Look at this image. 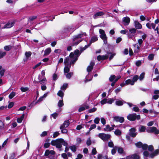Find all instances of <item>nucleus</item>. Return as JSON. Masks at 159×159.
<instances>
[{
    "label": "nucleus",
    "instance_id": "61",
    "mask_svg": "<svg viewBox=\"0 0 159 159\" xmlns=\"http://www.w3.org/2000/svg\"><path fill=\"white\" fill-rule=\"evenodd\" d=\"M91 44L89 43V44L87 45H85V47L82 48H81L80 49L81 52L83 51L84 50H85L89 46H90Z\"/></svg>",
    "mask_w": 159,
    "mask_h": 159
},
{
    "label": "nucleus",
    "instance_id": "21",
    "mask_svg": "<svg viewBox=\"0 0 159 159\" xmlns=\"http://www.w3.org/2000/svg\"><path fill=\"white\" fill-rule=\"evenodd\" d=\"M134 26L136 29H140L142 28V25L139 22L137 21H134Z\"/></svg>",
    "mask_w": 159,
    "mask_h": 159
},
{
    "label": "nucleus",
    "instance_id": "38",
    "mask_svg": "<svg viewBox=\"0 0 159 159\" xmlns=\"http://www.w3.org/2000/svg\"><path fill=\"white\" fill-rule=\"evenodd\" d=\"M114 134L117 136H120L121 134V132L119 129H116L114 132Z\"/></svg>",
    "mask_w": 159,
    "mask_h": 159
},
{
    "label": "nucleus",
    "instance_id": "41",
    "mask_svg": "<svg viewBox=\"0 0 159 159\" xmlns=\"http://www.w3.org/2000/svg\"><path fill=\"white\" fill-rule=\"evenodd\" d=\"M16 93L12 92L9 95V98L10 99L12 98L16 95Z\"/></svg>",
    "mask_w": 159,
    "mask_h": 159
},
{
    "label": "nucleus",
    "instance_id": "45",
    "mask_svg": "<svg viewBox=\"0 0 159 159\" xmlns=\"http://www.w3.org/2000/svg\"><path fill=\"white\" fill-rule=\"evenodd\" d=\"M116 78V76L115 75H111L109 78V80L111 82H113V81H115Z\"/></svg>",
    "mask_w": 159,
    "mask_h": 159
},
{
    "label": "nucleus",
    "instance_id": "37",
    "mask_svg": "<svg viewBox=\"0 0 159 159\" xmlns=\"http://www.w3.org/2000/svg\"><path fill=\"white\" fill-rule=\"evenodd\" d=\"M67 73L66 74H65V75H66V78L68 79H70L73 74V72H69Z\"/></svg>",
    "mask_w": 159,
    "mask_h": 159
},
{
    "label": "nucleus",
    "instance_id": "32",
    "mask_svg": "<svg viewBox=\"0 0 159 159\" xmlns=\"http://www.w3.org/2000/svg\"><path fill=\"white\" fill-rule=\"evenodd\" d=\"M24 116L25 115L23 114L20 117L17 118V122L19 123H21L24 118Z\"/></svg>",
    "mask_w": 159,
    "mask_h": 159
},
{
    "label": "nucleus",
    "instance_id": "54",
    "mask_svg": "<svg viewBox=\"0 0 159 159\" xmlns=\"http://www.w3.org/2000/svg\"><path fill=\"white\" fill-rule=\"evenodd\" d=\"M29 89L28 87H22L20 88L21 90L23 92H25L28 91Z\"/></svg>",
    "mask_w": 159,
    "mask_h": 159
},
{
    "label": "nucleus",
    "instance_id": "26",
    "mask_svg": "<svg viewBox=\"0 0 159 159\" xmlns=\"http://www.w3.org/2000/svg\"><path fill=\"white\" fill-rule=\"evenodd\" d=\"M98 40V38L97 36L94 35L92 36L90 41V43L91 44L92 43H93Z\"/></svg>",
    "mask_w": 159,
    "mask_h": 159
},
{
    "label": "nucleus",
    "instance_id": "3",
    "mask_svg": "<svg viewBox=\"0 0 159 159\" xmlns=\"http://www.w3.org/2000/svg\"><path fill=\"white\" fill-rule=\"evenodd\" d=\"M98 137L104 142H107L111 138L110 134L103 133H100L98 135Z\"/></svg>",
    "mask_w": 159,
    "mask_h": 159
},
{
    "label": "nucleus",
    "instance_id": "4",
    "mask_svg": "<svg viewBox=\"0 0 159 159\" xmlns=\"http://www.w3.org/2000/svg\"><path fill=\"white\" fill-rule=\"evenodd\" d=\"M61 139H59L52 140L51 144L53 146H56L57 148H60L62 147Z\"/></svg>",
    "mask_w": 159,
    "mask_h": 159
},
{
    "label": "nucleus",
    "instance_id": "59",
    "mask_svg": "<svg viewBox=\"0 0 159 159\" xmlns=\"http://www.w3.org/2000/svg\"><path fill=\"white\" fill-rule=\"evenodd\" d=\"M91 44L89 43V44L87 45H85V47L82 48H81L80 49L81 52L83 51L84 50H85L89 46H90Z\"/></svg>",
    "mask_w": 159,
    "mask_h": 159
},
{
    "label": "nucleus",
    "instance_id": "12",
    "mask_svg": "<svg viewBox=\"0 0 159 159\" xmlns=\"http://www.w3.org/2000/svg\"><path fill=\"white\" fill-rule=\"evenodd\" d=\"M140 157L138 155L134 154L126 157V159H139Z\"/></svg>",
    "mask_w": 159,
    "mask_h": 159
},
{
    "label": "nucleus",
    "instance_id": "7",
    "mask_svg": "<svg viewBox=\"0 0 159 159\" xmlns=\"http://www.w3.org/2000/svg\"><path fill=\"white\" fill-rule=\"evenodd\" d=\"M15 23V21H9L2 28V29L5 28H10L12 27Z\"/></svg>",
    "mask_w": 159,
    "mask_h": 159
},
{
    "label": "nucleus",
    "instance_id": "11",
    "mask_svg": "<svg viewBox=\"0 0 159 159\" xmlns=\"http://www.w3.org/2000/svg\"><path fill=\"white\" fill-rule=\"evenodd\" d=\"M135 130L136 129L134 128H132L130 129H129V135L132 137H135L137 134V133L135 132Z\"/></svg>",
    "mask_w": 159,
    "mask_h": 159
},
{
    "label": "nucleus",
    "instance_id": "16",
    "mask_svg": "<svg viewBox=\"0 0 159 159\" xmlns=\"http://www.w3.org/2000/svg\"><path fill=\"white\" fill-rule=\"evenodd\" d=\"M159 153V149H157L154 152L150 153V157L153 158L155 156L157 155Z\"/></svg>",
    "mask_w": 159,
    "mask_h": 159
},
{
    "label": "nucleus",
    "instance_id": "48",
    "mask_svg": "<svg viewBox=\"0 0 159 159\" xmlns=\"http://www.w3.org/2000/svg\"><path fill=\"white\" fill-rule=\"evenodd\" d=\"M117 149V147L115 146L114 148L111 150V153L112 155L115 154L116 152V150Z\"/></svg>",
    "mask_w": 159,
    "mask_h": 159
},
{
    "label": "nucleus",
    "instance_id": "20",
    "mask_svg": "<svg viewBox=\"0 0 159 159\" xmlns=\"http://www.w3.org/2000/svg\"><path fill=\"white\" fill-rule=\"evenodd\" d=\"M55 153V152L54 151L48 150L45 151L44 155L45 156H48L49 155H53Z\"/></svg>",
    "mask_w": 159,
    "mask_h": 159
},
{
    "label": "nucleus",
    "instance_id": "49",
    "mask_svg": "<svg viewBox=\"0 0 159 159\" xmlns=\"http://www.w3.org/2000/svg\"><path fill=\"white\" fill-rule=\"evenodd\" d=\"M25 56L27 58L29 57L31 55V52H25Z\"/></svg>",
    "mask_w": 159,
    "mask_h": 159
},
{
    "label": "nucleus",
    "instance_id": "25",
    "mask_svg": "<svg viewBox=\"0 0 159 159\" xmlns=\"http://www.w3.org/2000/svg\"><path fill=\"white\" fill-rule=\"evenodd\" d=\"M150 27H151L155 31H156L157 34H158L159 33L158 27L157 26L156 28H155L156 25L155 24L151 23L150 25Z\"/></svg>",
    "mask_w": 159,
    "mask_h": 159
},
{
    "label": "nucleus",
    "instance_id": "10",
    "mask_svg": "<svg viewBox=\"0 0 159 159\" xmlns=\"http://www.w3.org/2000/svg\"><path fill=\"white\" fill-rule=\"evenodd\" d=\"M74 27L72 25L66 26L64 28L63 31L64 32L68 33L74 29Z\"/></svg>",
    "mask_w": 159,
    "mask_h": 159
},
{
    "label": "nucleus",
    "instance_id": "40",
    "mask_svg": "<svg viewBox=\"0 0 159 159\" xmlns=\"http://www.w3.org/2000/svg\"><path fill=\"white\" fill-rule=\"evenodd\" d=\"M6 54V52L0 50V59L2 58L3 57L5 56Z\"/></svg>",
    "mask_w": 159,
    "mask_h": 159
},
{
    "label": "nucleus",
    "instance_id": "47",
    "mask_svg": "<svg viewBox=\"0 0 159 159\" xmlns=\"http://www.w3.org/2000/svg\"><path fill=\"white\" fill-rule=\"evenodd\" d=\"M46 81V79L44 78H43L42 80H40L39 81V83L41 84H45Z\"/></svg>",
    "mask_w": 159,
    "mask_h": 159
},
{
    "label": "nucleus",
    "instance_id": "8",
    "mask_svg": "<svg viewBox=\"0 0 159 159\" xmlns=\"http://www.w3.org/2000/svg\"><path fill=\"white\" fill-rule=\"evenodd\" d=\"M104 15V13L103 12L100 11L94 14L93 17V18L95 19L100 17Z\"/></svg>",
    "mask_w": 159,
    "mask_h": 159
},
{
    "label": "nucleus",
    "instance_id": "15",
    "mask_svg": "<svg viewBox=\"0 0 159 159\" xmlns=\"http://www.w3.org/2000/svg\"><path fill=\"white\" fill-rule=\"evenodd\" d=\"M108 57V56L107 55H99L97 57V59L98 61L101 60H104L107 59Z\"/></svg>",
    "mask_w": 159,
    "mask_h": 159
},
{
    "label": "nucleus",
    "instance_id": "51",
    "mask_svg": "<svg viewBox=\"0 0 159 159\" xmlns=\"http://www.w3.org/2000/svg\"><path fill=\"white\" fill-rule=\"evenodd\" d=\"M145 73L144 72L142 73L139 76V79L140 81L142 80L144 78Z\"/></svg>",
    "mask_w": 159,
    "mask_h": 159
},
{
    "label": "nucleus",
    "instance_id": "17",
    "mask_svg": "<svg viewBox=\"0 0 159 159\" xmlns=\"http://www.w3.org/2000/svg\"><path fill=\"white\" fill-rule=\"evenodd\" d=\"M154 95L153 96L152 99L154 100H157L158 98L159 97V90H155L154 92Z\"/></svg>",
    "mask_w": 159,
    "mask_h": 159
},
{
    "label": "nucleus",
    "instance_id": "50",
    "mask_svg": "<svg viewBox=\"0 0 159 159\" xmlns=\"http://www.w3.org/2000/svg\"><path fill=\"white\" fill-rule=\"evenodd\" d=\"M11 48V46H6L4 47V49L6 51H9Z\"/></svg>",
    "mask_w": 159,
    "mask_h": 159
},
{
    "label": "nucleus",
    "instance_id": "42",
    "mask_svg": "<svg viewBox=\"0 0 159 159\" xmlns=\"http://www.w3.org/2000/svg\"><path fill=\"white\" fill-rule=\"evenodd\" d=\"M61 145L62 144L63 145L67 147V146L68 145V143L67 142L65 141L62 139H61Z\"/></svg>",
    "mask_w": 159,
    "mask_h": 159
},
{
    "label": "nucleus",
    "instance_id": "62",
    "mask_svg": "<svg viewBox=\"0 0 159 159\" xmlns=\"http://www.w3.org/2000/svg\"><path fill=\"white\" fill-rule=\"evenodd\" d=\"M132 110L135 112L139 111V108L137 107L136 106H134Z\"/></svg>",
    "mask_w": 159,
    "mask_h": 159
},
{
    "label": "nucleus",
    "instance_id": "1",
    "mask_svg": "<svg viewBox=\"0 0 159 159\" xmlns=\"http://www.w3.org/2000/svg\"><path fill=\"white\" fill-rule=\"evenodd\" d=\"M78 59V56H75L73 53L71 52L68 57H66L64 60V64H74Z\"/></svg>",
    "mask_w": 159,
    "mask_h": 159
},
{
    "label": "nucleus",
    "instance_id": "53",
    "mask_svg": "<svg viewBox=\"0 0 159 159\" xmlns=\"http://www.w3.org/2000/svg\"><path fill=\"white\" fill-rule=\"evenodd\" d=\"M142 148L143 150L146 151L148 148V145L146 144H144Z\"/></svg>",
    "mask_w": 159,
    "mask_h": 159
},
{
    "label": "nucleus",
    "instance_id": "63",
    "mask_svg": "<svg viewBox=\"0 0 159 159\" xmlns=\"http://www.w3.org/2000/svg\"><path fill=\"white\" fill-rule=\"evenodd\" d=\"M99 121L100 119L98 117H96L94 119V123L96 124H98L99 123Z\"/></svg>",
    "mask_w": 159,
    "mask_h": 159
},
{
    "label": "nucleus",
    "instance_id": "57",
    "mask_svg": "<svg viewBox=\"0 0 159 159\" xmlns=\"http://www.w3.org/2000/svg\"><path fill=\"white\" fill-rule=\"evenodd\" d=\"M59 134L60 133L58 131L54 132L53 134V138H56L59 135Z\"/></svg>",
    "mask_w": 159,
    "mask_h": 159
},
{
    "label": "nucleus",
    "instance_id": "44",
    "mask_svg": "<svg viewBox=\"0 0 159 159\" xmlns=\"http://www.w3.org/2000/svg\"><path fill=\"white\" fill-rule=\"evenodd\" d=\"M69 148L74 152H75L76 150V148L75 145L70 146Z\"/></svg>",
    "mask_w": 159,
    "mask_h": 159
},
{
    "label": "nucleus",
    "instance_id": "2",
    "mask_svg": "<svg viewBox=\"0 0 159 159\" xmlns=\"http://www.w3.org/2000/svg\"><path fill=\"white\" fill-rule=\"evenodd\" d=\"M86 34L85 33H81L77 35L74 36L72 38L73 45H76L80 42L82 40L78 39L83 37L86 36Z\"/></svg>",
    "mask_w": 159,
    "mask_h": 159
},
{
    "label": "nucleus",
    "instance_id": "36",
    "mask_svg": "<svg viewBox=\"0 0 159 159\" xmlns=\"http://www.w3.org/2000/svg\"><path fill=\"white\" fill-rule=\"evenodd\" d=\"M58 106L59 107H61L64 105L63 101V100H59L58 103Z\"/></svg>",
    "mask_w": 159,
    "mask_h": 159
},
{
    "label": "nucleus",
    "instance_id": "6",
    "mask_svg": "<svg viewBox=\"0 0 159 159\" xmlns=\"http://www.w3.org/2000/svg\"><path fill=\"white\" fill-rule=\"evenodd\" d=\"M153 133L156 135L159 134V130L155 127H150V133Z\"/></svg>",
    "mask_w": 159,
    "mask_h": 159
},
{
    "label": "nucleus",
    "instance_id": "30",
    "mask_svg": "<svg viewBox=\"0 0 159 159\" xmlns=\"http://www.w3.org/2000/svg\"><path fill=\"white\" fill-rule=\"evenodd\" d=\"M126 85L130 84L131 85H134V82L132 80L130 79H128L125 81Z\"/></svg>",
    "mask_w": 159,
    "mask_h": 159
},
{
    "label": "nucleus",
    "instance_id": "24",
    "mask_svg": "<svg viewBox=\"0 0 159 159\" xmlns=\"http://www.w3.org/2000/svg\"><path fill=\"white\" fill-rule=\"evenodd\" d=\"M99 32L101 34L100 37L101 39L107 37L106 35L105 34V31L104 30L102 29H100L99 30Z\"/></svg>",
    "mask_w": 159,
    "mask_h": 159
},
{
    "label": "nucleus",
    "instance_id": "23",
    "mask_svg": "<svg viewBox=\"0 0 159 159\" xmlns=\"http://www.w3.org/2000/svg\"><path fill=\"white\" fill-rule=\"evenodd\" d=\"M134 53H138L139 52L140 46H139L138 43H136L134 44Z\"/></svg>",
    "mask_w": 159,
    "mask_h": 159
},
{
    "label": "nucleus",
    "instance_id": "9",
    "mask_svg": "<svg viewBox=\"0 0 159 159\" xmlns=\"http://www.w3.org/2000/svg\"><path fill=\"white\" fill-rule=\"evenodd\" d=\"M114 120L116 122H119L120 123H122L124 121L123 117L119 116H115L114 117Z\"/></svg>",
    "mask_w": 159,
    "mask_h": 159
},
{
    "label": "nucleus",
    "instance_id": "31",
    "mask_svg": "<svg viewBox=\"0 0 159 159\" xmlns=\"http://www.w3.org/2000/svg\"><path fill=\"white\" fill-rule=\"evenodd\" d=\"M84 106L80 107L79 109V111L81 112L85 110V109H88L89 108V107L85 105Z\"/></svg>",
    "mask_w": 159,
    "mask_h": 159
},
{
    "label": "nucleus",
    "instance_id": "14",
    "mask_svg": "<svg viewBox=\"0 0 159 159\" xmlns=\"http://www.w3.org/2000/svg\"><path fill=\"white\" fill-rule=\"evenodd\" d=\"M95 64L94 62L91 61L90 62V65L87 68V71L88 72H89L92 71L93 69V67Z\"/></svg>",
    "mask_w": 159,
    "mask_h": 159
},
{
    "label": "nucleus",
    "instance_id": "55",
    "mask_svg": "<svg viewBox=\"0 0 159 159\" xmlns=\"http://www.w3.org/2000/svg\"><path fill=\"white\" fill-rule=\"evenodd\" d=\"M108 145L110 147H113L114 146V144L112 141H111L108 142Z\"/></svg>",
    "mask_w": 159,
    "mask_h": 159
},
{
    "label": "nucleus",
    "instance_id": "46",
    "mask_svg": "<svg viewBox=\"0 0 159 159\" xmlns=\"http://www.w3.org/2000/svg\"><path fill=\"white\" fill-rule=\"evenodd\" d=\"M139 79V76L138 75H135L133 78V80H132L134 82V84L135 82H136L137 80Z\"/></svg>",
    "mask_w": 159,
    "mask_h": 159
},
{
    "label": "nucleus",
    "instance_id": "28",
    "mask_svg": "<svg viewBox=\"0 0 159 159\" xmlns=\"http://www.w3.org/2000/svg\"><path fill=\"white\" fill-rule=\"evenodd\" d=\"M146 129V127L143 125H140L139 127V130L140 132H144Z\"/></svg>",
    "mask_w": 159,
    "mask_h": 159
},
{
    "label": "nucleus",
    "instance_id": "60",
    "mask_svg": "<svg viewBox=\"0 0 159 159\" xmlns=\"http://www.w3.org/2000/svg\"><path fill=\"white\" fill-rule=\"evenodd\" d=\"M91 44L89 43V44L87 45H85V47L82 48H81L80 49L81 52L83 51L84 50H85L89 46H90Z\"/></svg>",
    "mask_w": 159,
    "mask_h": 159
},
{
    "label": "nucleus",
    "instance_id": "34",
    "mask_svg": "<svg viewBox=\"0 0 159 159\" xmlns=\"http://www.w3.org/2000/svg\"><path fill=\"white\" fill-rule=\"evenodd\" d=\"M57 95L60 97L61 99H62L64 96V93L61 90H60L57 93Z\"/></svg>",
    "mask_w": 159,
    "mask_h": 159
},
{
    "label": "nucleus",
    "instance_id": "35",
    "mask_svg": "<svg viewBox=\"0 0 159 159\" xmlns=\"http://www.w3.org/2000/svg\"><path fill=\"white\" fill-rule=\"evenodd\" d=\"M129 31L130 33L131 34L135 35V34L136 32V30L135 28H132L129 29Z\"/></svg>",
    "mask_w": 159,
    "mask_h": 159
},
{
    "label": "nucleus",
    "instance_id": "39",
    "mask_svg": "<svg viewBox=\"0 0 159 159\" xmlns=\"http://www.w3.org/2000/svg\"><path fill=\"white\" fill-rule=\"evenodd\" d=\"M143 144L140 142H138V143H135L136 146L138 148H142Z\"/></svg>",
    "mask_w": 159,
    "mask_h": 159
},
{
    "label": "nucleus",
    "instance_id": "43",
    "mask_svg": "<svg viewBox=\"0 0 159 159\" xmlns=\"http://www.w3.org/2000/svg\"><path fill=\"white\" fill-rule=\"evenodd\" d=\"M68 84L67 83H64L63 84L62 86L61 87V89L63 90H65L67 88Z\"/></svg>",
    "mask_w": 159,
    "mask_h": 159
},
{
    "label": "nucleus",
    "instance_id": "5",
    "mask_svg": "<svg viewBox=\"0 0 159 159\" xmlns=\"http://www.w3.org/2000/svg\"><path fill=\"white\" fill-rule=\"evenodd\" d=\"M127 119L130 121H134L136 119L139 120L140 118V115H136L135 113L129 114L127 116Z\"/></svg>",
    "mask_w": 159,
    "mask_h": 159
},
{
    "label": "nucleus",
    "instance_id": "18",
    "mask_svg": "<svg viewBox=\"0 0 159 159\" xmlns=\"http://www.w3.org/2000/svg\"><path fill=\"white\" fill-rule=\"evenodd\" d=\"M123 21L125 25H128L129 23L130 19L128 17H124L123 18Z\"/></svg>",
    "mask_w": 159,
    "mask_h": 159
},
{
    "label": "nucleus",
    "instance_id": "58",
    "mask_svg": "<svg viewBox=\"0 0 159 159\" xmlns=\"http://www.w3.org/2000/svg\"><path fill=\"white\" fill-rule=\"evenodd\" d=\"M91 44L89 43V44L87 45H85V47L82 48H81L80 49L81 52L83 51L84 50H85L89 46H90Z\"/></svg>",
    "mask_w": 159,
    "mask_h": 159
},
{
    "label": "nucleus",
    "instance_id": "56",
    "mask_svg": "<svg viewBox=\"0 0 159 159\" xmlns=\"http://www.w3.org/2000/svg\"><path fill=\"white\" fill-rule=\"evenodd\" d=\"M37 17L36 16H30L29 18V19L28 21H33L34 19H36L37 18Z\"/></svg>",
    "mask_w": 159,
    "mask_h": 159
},
{
    "label": "nucleus",
    "instance_id": "22",
    "mask_svg": "<svg viewBox=\"0 0 159 159\" xmlns=\"http://www.w3.org/2000/svg\"><path fill=\"white\" fill-rule=\"evenodd\" d=\"M103 129L105 131L110 132L114 129V128L110 127L109 125H107L106 126V127L104 128Z\"/></svg>",
    "mask_w": 159,
    "mask_h": 159
},
{
    "label": "nucleus",
    "instance_id": "27",
    "mask_svg": "<svg viewBox=\"0 0 159 159\" xmlns=\"http://www.w3.org/2000/svg\"><path fill=\"white\" fill-rule=\"evenodd\" d=\"M51 52L50 48H48L44 51V56L48 55Z\"/></svg>",
    "mask_w": 159,
    "mask_h": 159
},
{
    "label": "nucleus",
    "instance_id": "64",
    "mask_svg": "<svg viewBox=\"0 0 159 159\" xmlns=\"http://www.w3.org/2000/svg\"><path fill=\"white\" fill-rule=\"evenodd\" d=\"M101 121L103 125H105L106 123V120L104 118H101Z\"/></svg>",
    "mask_w": 159,
    "mask_h": 159
},
{
    "label": "nucleus",
    "instance_id": "33",
    "mask_svg": "<svg viewBox=\"0 0 159 159\" xmlns=\"http://www.w3.org/2000/svg\"><path fill=\"white\" fill-rule=\"evenodd\" d=\"M117 149L118 152L120 154H125L124 152L123 148H118L117 147Z\"/></svg>",
    "mask_w": 159,
    "mask_h": 159
},
{
    "label": "nucleus",
    "instance_id": "13",
    "mask_svg": "<svg viewBox=\"0 0 159 159\" xmlns=\"http://www.w3.org/2000/svg\"><path fill=\"white\" fill-rule=\"evenodd\" d=\"M65 66L64 69V74L69 72L70 67L71 65L70 64H64Z\"/></svg>",
    "mask_w": 159,
    "mask_h": 159
},
{
    "label": "nucleus",
    "instance_id": "29",
    "mask_svg": "<svg viewBox=\"0 0 159 159\" xmlns=\"http://www.w3.org/2000/svg\"><path fill=\"white\" fill-rule=\"evenodd\" d=\"M124 103H125L124 101L118 100L116 102V104L117 106H120L123 105Z\"/></svg>",
    "mask_w": 159,
    "mask_h": 159
},
{
    "label": "nucleus",
    "instance_id": "19",
    "mask_svg": "<svg viewBox=\"0 0 159 159\" xmlns=\"http://www.w3.org/2000/svg\"><path fill=\"white\" fill-rule=\"evenodd\" d=\"M70 124L69 120L65 121L64 123L60 127V129L63 128H66Z\"/></svg>",
    "mask_w": 159,
    "mask_h": 159
},
{
    "label": "nucleus",
    "instance_id": "52",
    "mask_svg": "<svg viewBox=\"0 0 159 159\" xmlns=\"http://www.w3.org/2000/svg\"><path fill=\"white\" fill-rule=\"evenodd\" d=\"M80 52L78 50H76L74 52V54L75 56H78V57L80 55Z\"/></svg>",
    "mask_w": 159,
    "mask_h": 159
}]
</instances>
